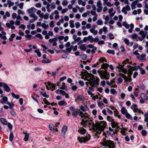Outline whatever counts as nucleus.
I'll list each match as a JSON object with an SVG mask.
<instances>
[{"label": "nucleus", "instance_id": "9", "mask_svg": "<svg viewBox=\"0 0 148 148\" xmlns=\"http://www.w3.org/2000/svg\"><path fill=\"white\" fill-rule=\"evenodd\" d=\"M27 12L29 14V16L30 17H33L34 16H36L34 14L36 12V9L34 8H31L29 9H27Z\"/></svg>", "mask_w": 148, "mask_h": 148}, {"label": "nucleus", "instance_id": "54", "mask_svg": "<svg viewBox=\"0 0 148 148\" xmlns=\"http://www.w3.org/2000/svg\"><path fill=\"white\" fill-rule=\"evenodd\" d=\"M11 94L14 98H16L17 99H18L19 98L20 96L18 95H16L13 92Z\"/></svg>", "mask_w": 148, "mask_h": 148}, {"label": "nucleus", "instance_id": "48", "mask_svg": "<svg viewBox=\"0 0 148 148\" xmlns=\"http://www.w3.org/2000/svg\"><path fill=\"white\" fill-rule=\"evenodd\" d=\"M123 25L125 26L126 29H128L129 28V25L125 21H124L123 22Z\"/></svg>", "mask_w": 148, "mask_h": 148}, {"label": "nucleus", "instance_id": "49", "mask_svg": "<svg viewBox=\"0 0 148 148\" xmlns=\"http://www.w3.org/2000/svg\"><path fill=\"white\" fill-rule=\"evenodd\" d=\"M34 52L37 53L38 57H40L41 56V54L39 49H37L35 50Z\"/></svg>", "mask_w": 148, "mask_h": 148}, {"label": "nucleus", "instance_id": "5", "mask_svg": "<svg viewBox=\"0 0 148 148\" xmlns=\"http://www.w3.org/2000/svg\"><path fill=\"white\" fill-rule=\"evenodd\" d=\"M90 135L88 134L86 136H78L77 140L80 143H86L90 140Z\"/></svg>", "mask_w": 148, "mask_h": 148}, {"label": "nucleus", "instance_id": "62", "mask_svg": "<svg viewBox=\"0 0 148 148\" xmlns=\"http://www.w3.org/2000/svg\"><path fill=\"white\" fill-rule=\"evenodd\" d=\"M14 138V136H13V134L12 133H10V136H9V140L10 141H12L13 138Z\"/></svg>", "mask_w": 148, "mask_h": 148}, {"label": "nucleus", "instance_id": "8", "mask_svg": "<svg viewBox=\"0 0 148 148\" xmlns=\"http://www.w3.org/2000/svg\"><path fill=\"white\" fill-rule=\"evenodd\" d=\"M60 124L59 123H56V124L54 125L52 123L50 124L49 125V127L51 131L52 132H58V130L57 128H56Z\"/></svg>", "mask_w": 148, "mask_h": 148}, {"label": "nucleus", "instance_id": "31", "mask_svg": "<svg viewBox=\"0 0 148 148\" xmlns=\"http://www.w3.org/2000/svg\"><path fill=\"white\" fill-rule=\"evenodd\" d=\"M23 133L25 134V136L24 138V140L25 141H26L28 140V139L29 136V134H28L25 133V132H23Z\"/></svg>", "mask_w": 148, "mask_h": 148}, {"label": "nucleus", "instance_id": "28", "mask_svg": "<svg viewBox=\"0 0 148 148\" xmlns=\"http://www.w3.org/2000/svg\"><path fill=\"white\" fill-rule=\"evenodd\" d=\"M78 132L82 134H84L86 132V130L82 127L79 128L78 130Z\"/></svg>", "mask_w": 148, "mask_h": 148}, {"label": "nucleus", "instance_id": "63", "mask_svg": "<svg viewBox=\"0 0 148 148\" xmlns=\"http://www.w3.org/2000/svg\"><path fill=\"white\" fill-rule=\"evenodd\" d=\"M7 104L9 106V108L11 109H12V107L14 106V104L13 103H11L10 102H8Z\"/></svg>", "mask_w": 148, "mask_h": 148}, {"label": "nucleus", "instance_id": "22", "mask_svg": "<svg viewBox=\"0 0 148 148\" xmlns=\"http://www.w3.org/2000/svg\"><path fill=\"white\" fill-rule=\"evenodd\" d=\"M53 34V33L52 31H49L47 33V34L45 36V38L46 39H48L49 38V36H52Z\"/></svg>", "mask_w": 148, "mask_h": 148}, {"label": "nucleus", "instance_id": "57", "mask_svg": "<svg viewBox=\"0 0 148 148\" xmlns=\"http://www.w3.org/2000/svg\"><path fill=\"white\" fill-rule=\"evenodd\" d=\"M68 3V1L66 0L63 1L62 3V5L64 6H66Z\"/></svg>", "mask_w": 148, "mask_h": 148}, {"label": "nucleus", "instance_id": "14", "mask_svg": "<svg viewBox=\"0 0 148 148\" xmlns=\"http://www.w3.org/2000/svg\"><path fill=\"white\" fill-rule=\"evenodd\" d=\"M57 41L58 38L56 37L53 38H50L49 40V43H52V45L53 46H56L57 45V43L56 42Z\"/></svg>", "mask_w": 148, "mask_h": 148}, {"label": "nucleus", "instance_id": "37", "mask_svg": "<svg viewBox=\"0 0 148 148\" xmlns=\"http://www.w3.org/2000/svg\"><path fill=\"white\" fill-rule=\"evenodd\" d=\"M78 3L79 5H81L83 6H85L86 4V2L83 1L82 0H78Z\"/></svg>", "mask_w": 148, "mask_h": 148}, {"label": "nucleus", "instance_id": "56", "mask_svg": "<svg viewBox=\"0 0 148 148\" xmlns=\"http://www.w3.org/2000/svg\"><path fill=\"white\" fill-rule=\"evenodd\" d=\"M139 70L141 74L144 75L145 73V70L142 67H140L139 69Z\"/></svg>", "mask_w": 148, "mask_h": 148}, {"label": "nucleus", "instance_id": "45", "mask_svg": "<svg viewBox=\"0 0 148 148\" xmlns=\"http://www.w3.org/2000/svg\"><path fill=\"white\" fill-rule=\"evenodd\" d=\"M0 121L1 123L4 125H6L7 123V121L5 119L1 118Z\"/></svg>", "mask_w": 148, "mask_h": 148}, {"label": "nucleus", "instance_id": "44", "mask_svg": "<svg viewBox=\"0 0 148 148\" xmlns=\"http://www.w3.org/2000/svg\"><path fill=\"white\" fill-rule=\"evenodd\" d=\"M74 22V21L72 20H70L69 21L70 26L71 28H73L74 27L75 25Z\"/></svg>", "mask_w": 148, "mask_h": 148}, {"label": "nucleus", "instance_id": "42", "mask_svg": "<svg viewBox=\"0 0 148 148\" xmlns=\"http://www.w3.org/2000/svg\"><path fill=\"white\" fill-rule=\"evenodd\" d=\"M7 2V4L8 5V6L9 8L11 6H13L14 4V3L12 2L10 0H8Z\"/></svg>", "mask_w": 148, "mask_h": 148}, {"label": "nucleus", "instance_id": "21", "mask_svg": "<svg viewBox=\"0 0 148 148\" xmlns=\"http://www.w3.org/2000/svg\"><path fill=\"white\" fill-rule=\"evenodd\" d=\"M79 48L82 51H85L86 49V45L85 44H81L79 46Z\"/></svg>", "mask_w": 148, "mask_h": 148}, {"label": "nucleus", "instance_id": "23", "mask_svg": "<svg viewBox=\"0 0 148 148\" xmlns=\"http://www.w3.org/2000/svg\"><path fill=\"white\" fill-rule=\"evenodd\" d=\"M51 60H49L48 58H47L44 59H43L41 60L42 63L44 64H48L50 63Z\"/></svg>", "mask_w": 148, "mask_h": 148}, {"label": "nucleus", "instance_id": "39", "mask_svg": "<svg viewBox=\"0 0 148 148\" xmlns=\"http://www.w3.org/2000/svg\"><path fill=\"white\" fill-rule=\"evenodd\" d=\"M138 1L137 0V1H136L132 3L131 6V8L132 10H134L135 8V5L137 4Z\"/></svg>", "mask_w": 148, "mask_h": 148}, {"label": "nucleus", "instance_id": "64", "mask_svg": "<svg viewBox=\"0 0 148 148\" xmlns=\"http://www.w3.org/2000/svg\"><path fill=\"white\" fill-rule=\"evenodd\" d=\"M124 41L125 43L128 46L130 45V42L129 40L127 38H125L124 39Z\"/></svg>", "mask_w": 148, "mask_h": 148}, {"label": "nucleus", "instance_id": "59", "mask_svg": "<svg viewBox=\"0 0 148 148\" xmlns=\"http://www.w3.org/2000/svg\"><path fill=\"white\" fill-rule=\"evenodd\" d=\"M43 101L44 102V103L46 104L47 105H51L52 106H53V105L52 103H50L47 100L46 98H45L43 99Z\"/></svg>", "mask_w": 148, "mask_h": 148}, {"label": "nucleus", "instance_id": "55", "mask_svg": "<svg viewBox=\"0 0 148 148\" xmlns=\"http://www.w3.org/2000/svg\"><path fill=\"white\" fill-rule=\"evenodd\" d=\"M88 41H90V43H92L93 42V38L91 36L89 35L88 37Z\"/></svg>", "mask_w": 148, "mask_h": 148}, {"label": "nucleus", "instance_id": "20", "mask_svg": "<svg viewBox=\"0 0 148 148\" xmlns=\"http://www.w3.org/2000/svg\"><path fill=\"white\" fill-rule=\"evenodd\" d=\"M84 100V97L82 95L78 96L77 98L75 100L76 102H79L81 101H83Z\"/></svg>", "mask_w": 148, "mask_h": 148}, {"label": "nucleus", "instance_id": "51", "mask_svg": "<svg viewBox=\"0 0 148 148\" xmlns=\"http://www.w3.org/2000/svg\"><path fill=\"white\" fill-rule=\"evenodd\" d=\"M31 17L33 18V19H30L29 20V21L31 23H33L38 18V17L37 16H35Z\"/></svg>", "mask_w": 148, "mask_h": 148}, {"label": "nucleus", "instance_id": "24", "mask_svg": "<svg viewBox=\"0 0 148 148\" xmlns=\"http://www.w3.org/2000/svg\"><path fill=\"white\" fill-rule=\"evenodd\" d=\"M95 27H93L92 28L90 29V31L94 35H96L98 33V31L95 30Z\"/></svg>", "mask_w": 148, "mask_h": 148}, {"label": "nucleus", "instance_id": "13", "mask_svg": "<svg viewBox=\"0 0 148 148\" xmlns=\"http://www.w3.org/2000/svg\"><path fill=\"white\" fill-rule=\"evenodd\" d=\"M14 22L13 20H11L9 23H7L6 24V26L9 28H10L12 29H15V27L14 25Z\"/></svg>", "mask_w": 148, "mask_h": 148}, {"label": "nucleus", "instance_id": "32", "mask_svg": "<svg viewBox=\"0 0 148 148\" xmlns=\"http://www.w3.org/2000/svg\"><path fill=\"white\" fill-rule=\"evenodd\" d=\"M109 65L108 64L103 63L101 66V68L104 69H106L108 68Z\"/></svg>", "mask_w": 148, "mask_h": 148}, {"label": "nucleus", "instance_id": "61", "mask_svg": "<svg viewBox=\"0 0 148 148\" xmlns=\"http://www.w3.org/2000/svg\"><path fill=\"white\" fill-rule=\"evenodd\" d=\"M103 21L101 20H98L97 22V23L98 25H101L103 24Z\"/></svg>", "mask_w": 148, "mask_h": 148}, {"label": "nucleus", "instance_id": "27", "mask_svg": "<svg viewBox=\"0 0 148 148\" xmlns=\"http://www.w3.org/2000/svg\"><path fill=\"white\" fill-rule=\"evenodd\" d=\"M132 62L129 59H126L123 62L122 64L123 65H124V66L125 64H127L129 63L130 64H132Z\"/></svg>", "mask_w": 148, "mask_h": 148}, {"label": "nucleus", "instance_id": "46", "mask_svg": "<svg viewBox=\"0 0 148 148\" xmlns=\"http://www.w3.org/2000/svg\"><path fill=\"white\" fill-rule=\"evenodd\" d=\"M75 7L79 9V12H83L84 10V8H80V7L78 5H76Z\"/></svg>", "mask_w": 148, "mask_h": 148}, {"label": "nucleus", "instance_id": "6", "mask_svg": "<svg viewBox=\"0 0 148 148\" xmlns=\"http://www.w3.org/2000/svg\"><path fill=\"white\" fill-rule=\"evenodd\" d=\"M116 143L114 144L113 142L111 140H107L103 143V145L104 146H108L109 148H115Z\"/></svg>", "mask_w": 148, "mask_h": 148}, {"label": "nucleus", "instance_id": "36", "mask_svg": "<svg viewBox=\"0 0 148 148\" xmlns=\"http://www.w3.org/2000/svg\"><path fill=\"white\" fill-rule=\"evenodd\" d=\"M78 114V112L77 109H76L73 111L72 114V115L74 116L75 118H76Z\"/></svg>", "mask_w": 148, "mask_h": 148}, {"label": "nucleus", "instance_id": "52", "mask_svg": "<svg viewBox=\"0 0 148 148\" xmlns=\"http://www.w3.org/2000/svg\"><path fill=\"white\" fill-rule=\"evenodd\" d=\"M145 119L144 121L146 122H147L148 121V112H147V113L145 114Z\"/></svg>", "mask_w": 148, "mask_h": 148}, {"label": "nucleus", "instance_id": "38", "mask_svg": "<svg viewBox=\"0 0 148 148\" xmlns=\"http://www.w3.org/2000/svg\"><path fill=\"white\" fill-rule=\"evenodd\" d=\"M114 112L115 116L117 117L119 119H120L121 118V116L119 114V112L116 109L115 111H114Z\"/></svg>", "mask_w": 148, "mask_h": 148}, {"label": "nucleus", "instance_id": "19", "mask_svg": "<svg viewBox=\"0 0 148 148\" xmlns=\"http://www.w3.org/2000/svg\"><path fill=\"white\" fill-rule=\"evenodd\" d=\"M8 101V98L5 96L3 97L2 100L0 101V102L3 104H7Z\"/></svg>", "mask_w": 148, "mask_h": 148}, {"label": "nucleus", "instance_id": "25", "mask_svg": "<svg viewBox=\"0 0 148 148\" xmlns=\"http://www.w3.org/2000/svg\"><path fill=\"white\" fill-rule=\"evenodd\" d=\"M2 34L0 33V37H2V38L4 40H6L7 39V37L5 36L6 33L4 31H2Z\"/></svg>", "mask_w": 148, "mask_h": 148}, {"label": "nucleus", "instance_id": "33", "mask_svg": "<svg viewBox=\"0 0 148 148\" xmlns=\"http://www.w3.org/2000/svg\"><path fill=\"white\" fill-rule=\"evenodd\" d=\"M121 111V113L123 115L126 114L127 112V110L126 109L125 107H122Z\"/></svg>", "mask_w": 148, "mask_h": 148}, {"label": "nucleus", "instance_id": "40", "mask_svg": "<svg viewBox=\"0 0 148 148\" xmlns=\"http://www.w3.org/2000/svg\"><path fill=\"white\" fill-rule=\"evenodd\" d=\"M140 97L142 99H144L145 100L148 99V97L144 93H142L140 95Z\"/></svg>", "mask_w": 148, "mask_h": 148}, {"label": "nucleus", "instance_id": "43", "mask_svg": "<svg viewBox=\"0 0 148 148\" xmlns=\"http://www.w3.org/2000/svg\"><path fill=\"white\" fill-rule=\"evenodd\" d=\"M41 26L45 29H47L49 27V25L46 24L45 23H43L41 24Z\"/></svg>", "mask_w": 148, "mask_h": 148}, {"label": "nucleus", "instance_id": "58", "mask_svg": "<svg viewBox=\"0 0 148 148\" xmlns=\"http://www.w3.org/2000/svg\"><path fill=\"white\" fill-rule=\"evenodd\" d=\"M107 52L109 54H111L113 55L115 53L114 51L113 50L109 49L107 50Z\"/></svg>", "mask_w": 148, "mask_h": 148}, {"label": "nucleus", "instance_id": "16", "mask_svg": "<svg viewBox=\"0 0 148 148\" xmlns=\"http://www.w3.org/2000/svg\"><path fill=\"white\" fill-rule=\"evenodd\" d=\"M40 17L41 18H43L45 20H47L49 18V14L48 13H46L45 14H44V13H42L40 15Z\"/></svg>", "mask_w": 148, "mask_h": 148}, {"label": "nucleus", "instance_id": "10", "mask_svg": "<svg viewBox=\"0 0 148 148\" xmlns=\"http://www.w3.org/2000/svg\"><path fill=\"white\" fill-rule=\"evenodd\" d=\"M146 55L145 54L143 53L141 55L137 56L136 58L139 61L143 62H144L146 60Z\"/></svg>", "mask_w": 148, "mask_h": 148}, {"label": "nucleus", "instance_id": "4", "mask_svg": "<svg viewBox=\"0 0 148 148\" xmlns=\"http://www.w3.org/2000/svg\"><path fill=\"white\" fill-rule=\"evenodd\" d=\"M97 72L100 78L102 79H105V80L109 79L110 77V74L106 70H101L100 69L97 71Z\"/></svg>", "mask_w": 148, "mask_h": 148}, {"label": "nucleus", "instance_id": "12", "mask_svg": "<svg viewBox=\"0 0 148 148\" xmlns=\"http://www.w3.org/2000/svg\"><path fill=\"white\" fill-rule=\"evenodd\" d=\"M102 4L101 1L100 0L97 1V11L98 12H101L103 9V7L102 6Z\"/></svg>", "mask_w": 148, "mask_h": 148}, {"label": "nucleus", "instance_id": "15", "mask_svg": "<svg viewBox=\"0 0 148 148\" xmlns=\"http://www.w3.org/2000/svg\"><path fill=\"white\" fill-rule=\"evenodd\" d=\"M130 10L131 8L128 5H127L123 8L121 11L122 12H123L125 15H126L127 14V11H129Z\"/></svg>", "mask_w": 148, "mask_h": 148}, {"label": "nucleus", "instance_id": "3", "mask_svg": "<svg viewBox=\"0 0 148 148\" xmlns=\"http://www.w3.org/2000/svg\"><path fill=\"white\" fill-rule=\"evenodd\" d=\"M85 79L86 80L88 81V82H86V84L87 86H88L89 84V85L93 86L97 84V82L99 81V79L98 77L96 78V80H95L94 75L91 73H88L85 77Z\"/></svg>", "mask_w": 148, "mask_h": 148}, {"label": "nucleus", "instance_id": "18", "mask_svg": "<svg viewBox=\"0 0 148 148\" xmlns=\"http://www.w3.org/2000/svg\"><path fill=\"white\" fill-rule=\"evenodd\" d=\"M119 123L117 122L112 121L111 123V126L112 128H114L116 127L117 129L119 128L120 127L118 126Z\"/></svg>", "mask_w": 148, "mask_h": 148}, {"label": "nucleus", "instance_id": "60", "mask_svg": "<svg viewBox=\"0 0 148 148\" xmlns=\"http://www.w3.org/2000/svg\"><path fill=\"white\" fill-rule=\"evenodd\" d=\"M147 133V131L145 130H142L141 131V134L143 136H146Z\"/></svg>", "mask_w": 148, "mask_h": 148}, {"label": "nucleus", "instance_id": "29", "mask_svg": "<svg viewBox=\"0 0 148 148\" xmlns=\"http://www.w3.org/2000/svg\"><path fill=\"white\" fill-rule=\"evenodd\" d=\"M58 104L61 106H64L67 104V103L65 100L60 101L58 103Z\"/></svg>", "mask_w": 148, "mask_h": 148}, {"label": "nucleus", "instance_id": "35", "mask_svg": "<svg viewBox=\"0 0 148 148\" xmlns=\"http://www.w3.org/2000/svg\"><path fill=\"white\" fill-rule=\"evenodd\" d=\"M97 104L99 108H100L101 109H102L104 106V104L103 103V102L102 101H98L97 102Z\"/></svg>", "mask_w": 148, "mask_h": 148}, {"label": "nucleus", "instance_id": "50", "mask_svg": "<svg viewBox=\"0 0 148 148\" xmlns=\"http://www.w3.org/2000/svg\"><path fill=\"white\" fill-rule=\"evenodd\" d=\"M99 62H107V60L105 59L104 57H101L99 59Z\"/></svg>", "mask_w": 148, "mask_h": 148}, {"label": "nucleus", "instance_id": "2", "mask_svg": "<svg viewBox=\"0 0 148 148\" xmlns=\"http://www.w3.org/2000/svg\"><path fill=\"white\" fill-rule=\"evenodd\" d=\"M127 66L128 69L127 70V77L125 75L122 73H120L119 75L121 76L124 79V82L126 83L128 82H131L132 80V75L133 74V71H137L138 69H139L140 66L139 65L135 66H132L129 65H127Z\"/></svg>", "mask_w": 148, "mask_h": 148}, {"label": "nucleus", "instance_id": "26", "mask_svg": "<svg viewBox=\"0 0 148 148\" xmlns=\"http://www.w3.org/2000/svg\"><path fill=\"white\" fill-rule=\"evenodd\" d=\"M139 34L142 37L145 38L147 35V33L146 32H145L143 31L142 30L140 31Z\"/></svg>", "mask_w": 148, "mask_h": 148}, {"label": "nucleus", "instance_id": "41", "mask_svg": "<svg viewBox=\"0 0 148 148\" xmlns=\"http://www.w3.org/2000/svg\"><path fill=\"white\" fill-rule=\"evenodd\" d=\"M10 15L9 12L8 11L5 12V14L3 16V18L4 19H6L7 17H9L10 16Z\"/></svg>", "mask_w": 148, "mask_h": 148}, {"label": "nucleus", "instance_id": "30", "mask_svg": "<svg viewBox=\"0 0 148 148\" xmlns=\"http://www.w3.org/2000/svg\"><path fill=\"white\" fill-rule=\"evenodd\" d=\"M3 87L5 88V90L7 92H9L10 90V88L8 86L5 84H4L3 85Z\"/></svg>", "mask_w": 148, "mask_h": 148}, {"label": "nucleus", "instance_id": "7", "mask_svg": "<svg viewBox=\"0 0 148 148\" xmlns=\"http://www.w3.org/2000/svg\"><path fill=\"white\" fill-rule=\"evenodd\" d=\"M47 84L46 83L45 84L47 90H49L51 89L52 91H53L56 89V84H52L49 82H47Z\"/></svg>", "mask_w": 148, "mask_h": 148}, {"label": "nucleus", "instance_id": "17", "mask_svg": "<svg viewBox=\"0 0 148 148\" xmlns=\"http://www.w3.org/2000/svg\"><path fill=\"white\" fill-rule=\"evenodd\" d=\"M67 128V127L66 125H64L63 127L61 132V135L62 136H64Z\"/></svg>", "mask_w": 148, "mask_h": 148}, {"label": "nucleus", "instance_id": "1", "mask_svg": "<svg viewBox=\"0 0 148 148\" xmlns=\"http://www.w3.org/2000/svg\"><path fill=\"white\" fill-rule=\"evenodd\" d=\"M79 116L83 119L81 122V124L85 127L88 126L89 127L93 129L96 132V136H97L98 134H100L106 127L107 123L105 121H102L99 122H97L95 124L90 119L89 115L87 114H84L82 112H81Z\"/></svg>", "mask_w": 148, "mask_h": 148}, {"label": "nucleus", "instance_id": "34", "mask_svg": "<svg viewBox=\"0 0 148 148\" xmlns=\"http://www.w3.org/2000/svg\"><path fill=\"white\" fill-rule=\"evenodd\" d=\"M54 13L56 14L55 16V19H57L59 18L60 16L59 15V12L58 10H56L54 11Z\"/></svg>", "mask_w": 148, "mask_h": 148}, {"label": "nucleus", "instance_id": "11", "mask_svg": "<svg viewBox=\"0 0 148 148\" xmlns=\"http://www.w3.org/2000/svg\"><path fill=\"white\" fill-rule=\"evenodd\" d=\"M124 67L123 65H121L119 64L118 66H117L116 67L119 70V71L120 72H121L124 74H126L127 73V71L124 68Z\"/></svg>", "mask_w": 148, "mask_h": 148}, {"label": "nucleus", "instance_id": "47", "mask_svg": "<svg viewBox=\"0 0 148 148\" xmlns=\"http://www.w3.org/2000/svg\"><path fill=\"white\" fill-rule=\"evenodd\" d=\"M98 82H97V84H95L94 85H90V86H91V87H89V89L90 90H91V91H94V87H95V86H97L99 84L98 83Z\"/></svg>", "mask_w": 148, "mask_h": 148}, {"label": "nucleus", "instance_id": "53", "mask_svg": "<svg viewBox=\"0 0 148 148\" xmlns=\"http://www.w3.org/2000/svg\"><path fill=\"white\" fill-rule=\"evenodd\" d=\"M73 47H74L73 46V45H72L70 47H67L66 49V50L67 51L69 52H71V50L73 49Z\"/></svg>", "mask_w": 148, "mask_h": 148}]
</instances>
